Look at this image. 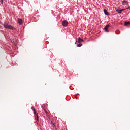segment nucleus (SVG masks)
<instances>
[{
    "label": "nucleus",
    "mask_w": 130,
    "mask_h": 130,
    "mask_svg": "<svg viewBox=\"0 0 130 130\" xmlns=\"http://www.w3.org/2000/svg\"><path fill=\"white\" fill-rule=\"evenodd\" d=\"M62 25L63 27H67V26H68V25H69V22H68V21H67V20H64L62 21Z\"/></svg>",
    "instance_id": "f257e3e1"
},
{
    "label": "nucleus",
    "mask_w": 130,
    "mask_h": 130,
    "mask_svg": "<svg viewBox=\"0 0 130 130\" xmlns=\"http://www.w3.org/2000/svg\"><path fill=\"white\" fill-rule=\"evenodd\" d=\"M110 27L109 25H107L105 28H104V30L105 31V32H106L107 33H108L109 32V30H108V28Z\"/></svg>",
    "instance_id": "f03ea898"
},
{
    "label": "nucleus",
    "mask_w": 130,
    "mask_h": 130,
    "mask_svg": "<svg viewBox=\"0 0 130 130\" xmlns=\"http://www.w3.org/2000/svg\"><path fill=\"white\" fill-rule=\"evenodd\" d=\"M7 29H9V30H16V28L15 27L12 26V25H9Z\"/></svg>",
    "instance_id": "7ed1b4c3"
},
{
    "label": "nucleus",
    "mask_w": 130,
    "mask_h": 130,
    "mask_svg": "<svg viewBox=\"0 0 130 130\" xmlns=\"http://www.w3.org/2000/svg\"><path fill=\"white\" fill-rule=\"evenodd\" d=\"M122 4L123 6H126V5H128V2H127L126 0H124L122 1Z\"/></svg>",
    "instance_id": "20e7f679"
},
{
    "label": "nucleus",
    "mask_w": 130,
    "mask_h": 130,
    "mask_svg": "<svg viewBox=\"0 0 130 130\" xmlns=\"http://www.w3.org/2000/svg\"><path fill=\"white\" fill-rule=\"evenodd\" d=\"M75 44H77V47H81L83 45L81 43H78V41H76Z\"/></svg>",
    "instance_id": "39448f33"
},
{
    "label": "nucleus",
    "mask_w": 130,
    "mask_h": 130,
    "mask_svg": "<svg viewBox=\"0 0 130 130\" xmlns=\"http://www.w3.org/2000/svg\"><path fill=\"white\" fill-rule=\"evenodd\" d=\"M18 23L19 25H22V24H23V20H22V19L18 18Z\"/></svg>",
    "instance_id": "423d86ee"
},
{
    "label": "nucleus",
    "mask_w": 130,
    "mask_h": 130,
    "mask_svg": "<svg viewBox=\"0 0 130 130\" xmlns=\"http://www.w3.org/2000/svg\"><path fill=\"white\" fill-rule=\"evenodd\" d=\"M35 115V118L37 120V121H39V117H38V113H36V114Z\"/></svg>",
    "instance_id": "0eeeda50"
},
{
    "label": "nucleus",
    "mask_w": 130,
    "mask_h": 130,
    "mask_svg": "<svg viewBox=\"0 0 130 130\" xmlns=\"http://www.w3.org/2000/svg\"><path fill=\"white\" fill-rule=\"evenodd\" d=\"M83 41H84V40L81 39V37L78 38V41H77L78 43H81Z\"/></svg>",
    "instance_id": "6e6552de"
},
{
    "label": "nucleus",
    "mask_w": 130,
    "mask_h": 130,
    "mask_svg": "<svg viewBox=\"0 0 130 130\" xmlns=\"http://www.w3.org/2000/svg\"><path fill=\"white\" fill-rule=\"evenodd\" d=\"M104 14L106 15V16H109L110 14L108 13L106 9L104 10Z\"/></svg>",
    "instance_id": "1a4fd4ad"
},
{
    "label": "nucleus",
    "mask_w": 130,
    "mask_h": 130,
    "mask_svg": "<svg viewBox=\"0 0 130 130\" xmlns=\"http://www.w3.org/2000/svg\"><path fill=\"white\" fill-rule=\"evenodd\" d=\"M31 109L34 111V114H36L37 112H36V109H35V108H34V107H32Z\"/></svg>",
    "instance_id": "9d476101"
},
{
    "label": "nucleus",
    "mask_w": 130,
    "mask_h": 130,
    "mask_svg": "<svg viewBox=\"0 0 130 130\" xmlns=\"http://www.w3.org/2000/svg\"><path fill=\"white\" fill-rule=\"evenodd\" d=\"M9 24H8V23H5V24H4V27H5L6 29H8V28H9Z\"/></svg>",
    "instance_id": "9b49d317"
},
{
    "label": "nucleus",
    "mask_w": 130,
    "mask_h": 130,
    "mask_svg": "<svg viewBox=\"0 0 130 130\" xmlns=\"http://www.w3.org/2000/svg\"><path fill=\"white\" fill-rule=\"evenodd\" d=\"M129 24H130L129 21L125 22V26H127V25H129Z\"/></svg>",
    "instance_id": "f8f14e48"
},
{
    "label": "nucleus",
    "mask_w": 130,
    "mask_h": 130,
    "mask_svg": "<svg viewBox=\"0 0 130 130\" xmlns=\"http://www.w3.org/2000/svg\"><path fill=\"white\" fill-rule=\"evenodd\" d=\"M51 123L52 124V126H53V128H55L56 126H55V125L54 124V123L51 122Z\"/></svg>",
    "instance_id": "ddd939ff"
},
{
    "label": "nucleus",
    "mask_w": 130,
    "mask_h": 130,
    "mask_svg": "<svg viewBox=\"0 0 130 130\" xmlns=\"http://www.w3.org/2000/svg\"><path fill=\"white\" fill-rule=\"evenodd\" d=\"M117 11V13H119V14H121L122 12L121 10H118Z\"/></svg>",
    "instance_id": "4468645a"
},
{
    "label": "nucleus",
    "mask_w": 130,
    "mask_h": 130,
    "mask_svg": "<svg viewBox=\"0 0 130 130\" xmlns=\"http://www.w3.org/2000/svg\"><path fill=\"white\" fill-rule=\"evenodd\" d=\"M0 3H1V4H4V1H3V0H0Z\"/></svg>",
    "instance_id": "2eb2a0df"
},
{
    "label": "nucleus",
    "mask_w": 130,
    "mask_h": 130,
    "mask_svg": "<svg viewBox=\"0 0 130 130\" xmlns=\"http://www.w3.org/2000/svg\"><path fill=\"white\" fill-rule=\"evenodd\" d=\"M125 10H126V9H122L121 10V11H122H122H125Z\"/></svg>",
    "instance_id": "dca6fc26"
},
{
    "label": "nucleus",
    "mask_w": 130,
    "mask_h": 130,
    "mask_svg": "<svg viewBox=\"0 0 130 130\" xmlns=\"http://www.w3.org/2000/svg\"><path fill=\"white\" fill-rule=\"evenodd\" d=\"M127 9H130V6L128 7Z\"/></svg>",
    "instance_id": "f3484780"
}]
</instances>
